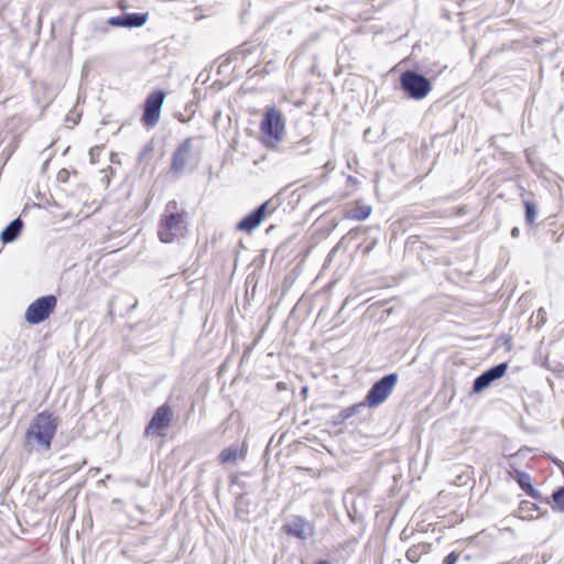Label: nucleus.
Returning <instances> with one entry per match:
<instances>
[{
	"instance_id": "f257e3e1",
	"label": "nucleus",
	"mask_w": 564,
	"mask_h": 564,
	"mask_svg": "<svg viewBox=\"0 0 564 564\" xmlns=\"http://www.w3.org/2000/svg\"><path fill=\"white\" fill-rule=\"evenodd\" d=\"M57 430V419L52 413L43 411L30 422L23 437V447L26 452L47 453Z\"/></svg>"
},
{
	"instance_id": "f03ea898",
	"label": "nucleus",
	"mask_w": 564,
	"mask_h": 564,
	"mask_svg": "<svg viewBox=\"0 0 564 564\" xmlns=\"http://www.w3.org/2000/svg\"><path fill=\"white\" fill-rule=\"evenodd\" d=\"M285 130V120L274 106L268 107L260 123L262 142L265 147L274 149L282 141Z\"/></svg>"
},
{
	"instance_id": "7ed1b4c3",
	"label": "nucleus",
	"mask_w": 564,
	"mask_h": 564,
	"mask_svg": "<svg viewBox=\"0 0 564 564\" xmlns=\"http://www.w3.org/2000/svg\"><path fill=\"white\" fill-rule=\"evenodd\" d=\"M401 90L413 100L424 99L432 90L431 80L416 70L408 69L400 75Z\"/></svg>"
},
{
	"instance_id": "20e7f679",
	"label": "nucleus",
	"mask_w": 564,
	"mask_h": 564,
	"mask_svg": "<svg viewBox=\"0 0 564 564\" xmlns=\"http://www.w3.org/2000/svg\"><path fill=\"white\" fill-rule=\"evenodd\" d=\"M198 161V155L193 151V138H186L172 154L171 172L175 176H181L186 172L194 171Z\"/></svg>"
},
{
	"instance_id": "39448f33",
	"label": "nucleus",
	"mask_w": 564,
	"mask_h": 564,
	"mask_svg": "<svg viewBox=\"0 0 564 564\" xmlns=\"http://www.w3.org/2000/svg\"><path fill=\"white\" fill-rule=\"evenodd\" d=\"M56 303L57 300L54 295H45L35 300L25 311V321L33 325L44 322L53 313Z\"/></svg>"
},
{
	"instance_id": "423d86ee",
	"label": "nucleus",
	"mask_w": 564,
	"mask_h": 564,
	"mask_svg": "<svg viewBox=\"0 0 564 564\" xmlns=\"http://www.w3.org/2000/svg\"><path fill=\"white\" fill-rule=\"evenodd\" d=\"M398 379L397 373H389L378 380L367 393L368 405L373 408L383 403L393 391Z\"/></svg>"
},
{
	"instance_id": "0eeeda50",
	"label": "nucleus",
	"mask_w": 564,
	"mask_h": 564,
	"mask_svg": "<svg viewBox=\"0 0 564 564\" xmlns=\"http://www.w3.org/2000/svg\"><path fill=\"white\" fill-rule=\"evenodd\" d=\"M164 99L162 90H155L147 97L141 119L144 126L154 127L159 122Z\"/></svg>"
},
{
	"instance_id": "6e6552de",
	"label": "nucleus",
	"mask_w": 564,
	"mask_h": 564,
	"mask_svg": "<svg viewBox=\"0 0 564 564\" xmlns=\"http://www.w3.org/2000/svg\"><path fill=\"white\" fill-rule=\"evenodd\" d=\"M183 214L166 215L159 227L158 235L162 242H172L175 237L182 234L184 226Z\"/></svg>"
},
{
	"instance_id": "1a4fd4ad",
	"label": "nucleus",
	"mask_w": 564,
	"mask_h": 564,
	"mask_svg": "<svg viewBox=\"0 0 564 564\" xmlns=\"http://www.w3.org/2000/svg\"><path fill=\"white\" fill-rule=\"evenodd\" d=\"M172 409L167 404L159 406L155 413L153 414L151 421L149 422L148 426L145 427V434L148 436L164 435L163 432L169 427L172 420Z\"/></svg>"
},
{
	"instance_id": "9d476101",
	"label": "nucleus",
	"mask_w": 564,
	"mask_h": 564,
	"mask_svg": "<svg viewBox=\"0 0 564 564\" xmlns=\"http://www.w3.org/2000/svg\"><path fill=\"white\" fill-rule=\"evenodd\" d=\"M283 530L286 534L295 536L300 540H306L314 533V527L302 517H293L284 525Z\"/></svg>"
},
{
	"instance_id": "9b49d317",
	"label": "nucleus",
	"mask_w": 564,
	"mask_h": 564,
	"mask_svg": "<svg viewBox=\"0 0 564 564\" xmlns=\"http://www.w3.org/2000/svg\"><path fill=\"white\" fill-rule=\"evenodd\" d=\"M148 21V13H122L111 17L107 24L113 28H140Z\"/></svg>"
},
{
	"instance_id": "f8f14e48",
	"label": "nucleus",
	"mask_w": 564,
	"mask_h": 564,
	"mask_svg": "<svg viewBox=\"0 0 564 564\" xmlns=\"http://www.w3.org/2000/svg\"><path fill=\"white\" fill-rule=\"evenodd\" d=\"M23 228V221L21 218H15L12 220L1 232L0 238L3 243H10L14 241L20 235Z\"/></svg>"
},
{
	"instance_id": "ddd939ff",
	"label": "nucleus",
	"mask_w": 564,
	"mask_h": 564,
	"mask_svg": "<svg viewBox=\"0 0 564 564\" xmlns=\"http://www.w3.org/2000/svg\"><path fill=\"white\" fill-rule=\"evenodd\" d=\"M267 214H248L237 225V229L246 232H251L256 229L265 218Z\"/></svg>"
},
{
	"instance_id": "4468645a",
	"label": "nucleus",
	"mask_w": 564,
	"mask_h": 564,
	"mask_svg": "<svg viewBox=\"0 0 564 564\" xmlns=\"http://www.w3.org/2000/svg\"><path fill=\"white\" fill-rule=\"evenodd\" d=\"M429 550L430 545L425 543L413 545L406 551V558L412 563H416L423 554L429 552Z\"/></svg>"
},
{
	"instance_id": "2eb2a0df",
	"label": "nucleus",
	"mask_w": 564,
	"mask_h": 564,
	"mask_svg": "<svg viewBox=\"0 0 564 564\" xmlns=\"http://www.w3.org/2000/svg\"><path fill=\"white\" fill-rule=\"evenodd\" d=\"M239 456H241L239 448L232 445L221 451L219 454V460L221 464L235 463Z\"/></svg>"
},
{
	"instance_id": "dca6fc26",
	"label": "nucleus",
	"mask_w": 564,
	"mask_h": 564,
	"mask_svg": "<svg viewBox=\"0 0 564 564\" xmlns=\"http://www.w3.org/2000/svg\"><path fill=\"white\" fill-rule=\"evenodd\" d=\"M360 406H361V404H355V405H351V406H348V408L341 410L337 415L334 416V424L335 425L343 424L349 417L355 415L358 412Z\"/></svg>"
},
{
	"instance_id": "f3484780",
	"label": "nucleus",
	"mask_w": 564,
	"mask_h": 564,
	"mask_svg": "<svg viewBox=\"0 0 564 564\" xmlns=\"http://www.w3.org/2000/svg\"><path fill=\"white\" fill-rule=\"evenodd\" d=\"M491 383L492 380L490 379L489 375H487V372L485 371L474 380L473 391L475 393H479L484 391L486 388H488Z\"/></svg>"
},
{
	"instance_id": "a211bd4d",
	"label": "nucleus",
	"mask_w": 564,
	"mask_h": 564,
	"mask_svg": "<svg viewBox=\"0 0 564 564\" xmlns=\"http://www.w3.org/2000/svg\"><path fill=\"white\" fill-rule=\"evenodd\" d=\"M508 365L506 362L496 365L490 369L486 370L487 375H489L492 382L497 379H500L507 371Z\"/></svg>"
},
{
	"instance_id": "6ab92c4d",
	"label": "nucleus",
	"mask_w": 564,
	"mask_h": 564,
	"mask_svg": "<svg viewBox=\"0 0 564 564\" xmlns=\"http://www.w3.org/2000/svg\"><path fill=\"white\" fill-rule=\"evenodd\" d=\"M518 482L520 487L527 491L528 495H530L531 497H535V490L530 484L529 475L521 473Z\"/></svg>"
},
{
	"instance_id": "aec40b11",
	"label": "nucleus",
	"mask_w": 564,
	"mask_h": 564,
	"mask_svg": "<svg viewBox=\"0 0 564 564\" xmlns=\"http://www.w3.org/2000/svg\"><path fill=\"white\" fill-rule=\"evenodd\" d=\"M554 509L564 512V487L558 488L552 495Z\"/></svg>"
},
{
	"instance_id": "412c9836",
	"label": "nucleus",
	"mask_w": 564,
	"mask_h": 564,
	"mask_svg": "<svg viewBox=\"0 0 564 564\" xmlns=\"http://www.w3.org/2000/svg\"><path fill=\"white\" fill-rule=\"evenodd\" d=\"M69 178V172L66 169H62L57 173V181L62 183H66Z\"/></svg>"
},
{
	"instance_id": "4be33fe9",
	"label": "nucleus",
	"mask_w": 564,
	"mask_h": 564,
	"mask_svg": "<svg viewBox=\"0 0 564 564\" xmlns=\"http://www.w3.org/2000/svg\"><path fill=\"white\" fill-rule=\"evenodd\" d=\"M458 557H459V556H458V554H457V553L452 552V553H449V554L445 557V560H444L443 564H456V563H457V561H458Z\"/></svg>"
},
{
	"instance_id": "5701e85b",
	"label": "nucleus",
	"mask_w": 564,
	"mask_h": 564,
	"mask_svg": "<svg viewBox=\"0 0 564 564\" xmlns=\"http://www.w3.org/2000/svg\"><path fill=\"white\" fill-rule=\"evenodd\" d=\"M536 214H525V223L528 226L532 227L535 221Z\"/></svg>"
},
{
	"instance_id": "b1692460",
	"label": "nucleus",
	"mask_w": 564,
	"mask_h": 564,
	"mask_svg": "<svg viewBox=\"0 0 564 564\" xmlns=\"http://www.w3.org/2000/svg\"><path fill=\"white\" fill-rule=\"evenodd\" d=\"M269 206V202H264L260 204L259 206L254 207L251 212H267Z\"/></svg>"
},
{
	"instance_id": "393cba45",
	"label": "nucleus",
	"mask_w": 564,
	"mask_h": 564,
	"mask_svg": "<svg viewBox=\"0 0 564 564\" xmlns=\"http://www.w3.org/2000/svg\"><path fill=\"white\" fill-rule=\"evenodd\" d=\"M351 215H352L354 219L361 221V220L367 219L370 214H351Z\"/></svg>"
},
{
	"instance_id": "a878e982",
	"label": "nucleus",
	"mask_w": 564,
	"mask_h": 564,
	"mask_svg": "<svg viewBox=\"0 0 564 564\" xmlns=\"http://www.w3.org/2000/svg\"><path fill=\"white\" fill-rule=\"evenodd\" d=\"M311 142L310 138L308 137H305L303 138L301 141H299L296 144H295V149H299L301 145H306Z\"/></svg>"
},
{
	"instance_id": "bb28decb",
	"label": "nucleus",
	"mask_w": 564,
	"mask_h": 564,
	"mask_svg": "<svg viewBox=\"0 0 564 564\" xmlns=\"http://www.w3.org/2000/svg\"><path fill=\"white\" fill-rule=\"evenodd\" d=\"M152 150L151 145L149 144L148 147H145L139 154V161L143 160V158L145 156V154L148 152H150Z\"/></svg>"
},
{
	"instance_id": "cd10ccee",
	"label": "nucleus",
	"mask_w": 564,
	"mask_h": 564,
	"mask_svg": "<svg viewBox=\"0 0 564 564\" xmlns=\"http://www.w3.org/2000/svg\"><path fill=\"white\" fill-rule=\"evenodd\" d=\"M524 208H525L524 212H535V205L531 202H525Z\"/></svg>"
},
{
	"instance_id": "c85d7f7f",
	"label": "nucleus",
	"mask_w": 564,
	"mask_h": 564,
	"mask_svg": "<svg viewBox=\"0 0 564 564\" xmlns=\"http://www.w3.org/2000/svg\"><path fill=\"white\" fill-rule=\"evenodd\" d=\"M354 212H367V213H370L371 212V207H369V206H361V207L356 208Z\"/></svg>"
},
{
	"instance_id": "c756f323",
	"label": "nucleus",
	"mask_w": 564,
	"mask_h": 564,
	"mask_svg": "<svg viewBox=\"0 0 564 564\" xmlns=\"http://www.w3.org/2000/svg\"><path fill=\"white\" fill-rule=\"evenodd\" d=\"M519 234H520V229H519L518 227L512 228V230H511V236H512L513 238H518V237H519Z\"/></svg>"
},
{
	"instance_id": "7c9ffc66",
	"label": "nucleus",
	"mask_w": 564,
	"mask_h": 564,
	"mask_svg": "<svg viewBox=\"0 0 564 564\" xmlns=\"http://www.w3.org/2000/svg\"><path fill=\"white\" fill-rule=\"evenodd\" d=\"M34 88H35V91H36L39 88H41V89H45V88H46V84H45V83H43V82H41V83H39V84H35V85H34Z\"/></svg>"
},
{
	"instance_id": "2f4dec72",
	"label": "nucleus",
	"mask_w": 564,
	"mask_h": 564,
	"mask_svg": "<svg viewBox=\"0 0 564 564\" xmlns=\"http://www.w3.org/2000/svg\"><path fill=\"white\" fill-rule=\"evenodd\" d=\"M14 148L15 145H10V149L8 150V154H7V160L9 159V156L12 154V152L14 151Z\"/></svg>"
},
{
	"instance_id": "473e14b6",
	"label": "nucleus",
	"mask_w": 564,
	"mask_h": 564,
	"mask_svg": "<svg viewBox=\"0 0 564 564\" xmlns=\"http://www.w3.org/2000/svg\"><path fill=\"white\" fill-rule=\"evenodd\" d=\"M171 205H173V208H175L176 203L174 200L169 202L166 209H169L171 207Z\"/></svg>"
},
{
	"instance_id": "72a5a7b5",
	"label": "nucleus",
	"mask_w": 564,
	"mask_h": 564,
	"mask_svg": "<svg viewBox=\"0 0 564 564\" xmlns=\"http://www.w3.org/2000/svg\"><path fill=\"white\" fill-rule=\"evenodd\" d=\"M96 150H97V149H91V150H90V155H91V158H93V156H97V153H95V151H96Z\"/></svg>"
},
{
	"instance_id": "f704fd0d",
	"label": "nucleus",
	"mask_w": 564,
	"mask_h": 564,
	"mask_svg": "<svg viewBox=\"0 0 564 564\" xmlns=\"http://www.w3.org/2000/svg\"><path fill=\"white\" fill-rule=\"evenodd\" d=\"M96 150H97V149H91V150H90V155H91V158H93V156H97V153H95V151H96Z\"/></svg>"
},
{
	"instance_id": "c9c22d12",
	"label": "nucleus",
	"mask_w": 564,
	"mask_h": 564,
	"mask_svg": "<svg viewBox=\"0 0 564 564\" xmlns=\"http://www.w3.org/2000/svg\"><path fill=\"white\" fill-rule=\"evenodd\" d=\"M315 564H330V563H329L328 561H325V560H324V561H319V562H317V563H315Z\"/></svg>"
}]
</instances>
